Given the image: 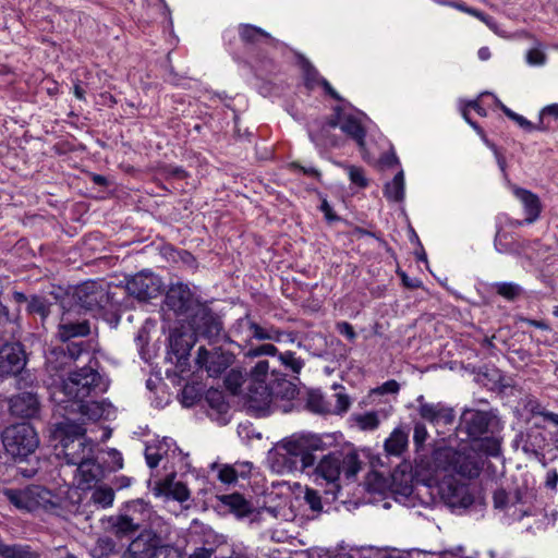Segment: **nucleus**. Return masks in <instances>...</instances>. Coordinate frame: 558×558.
<instances>
[{
    "label": "nucleus",
    "mask_w": 558,
    "mask_h": 558,
    "mask_svg": "<svg viewBox=\"0 0 558 558\" xmlns=\"http://www.w3.org/2000/svg\"><path fill=\"white\" fill-rule=\"evenodd\" d=\"M326 450V442L317 435H293L276 446L272 468L281 474L306 472L339 490L337 481L340 474L343 473L348 480L354 478L362 469V461L354 450L324 453Z\"/></svg>",
    "instance_id": "1"
},
{
    "label": "nucleus",
    "mask_w": 558,
    "mask_h": 558,
    "mask_svg": "<svg viewBox=\"0 0 558 558\" xmlns=\"http://www.w3.org/2000/svg\"><path fill=\"white\" fill-rule=\"evenodd\" d=\"M459 428L482 454L494 458L500 456L502 439L498 433L502 425L494 411L465 409L460 416Z\"/></svg>",
    "instance_id": "2"
},
{
    "label": "nucleus",
    "mask_w": 558,
    "mask_h": 558,
    "mask_svg": "<svg viewBox=\"0 0 558 558\" xmlns=\"http://www.w3.org/2000/svg\"><path fill=\"white\" fill-rule=\"evenodd\" d=\"M50 432L52 439L58 442L57 457L63 459L68 465H76L95 454V444L86 436L84 422L64 417L54 423Z\"/></svg>",
    "instance_id": "3"
},
{
    "label": "nucleus",
    "mask_w": 558,
    "mask_h": 558,
    "mask_svg": "<svg viewBox=\"0 0 558 558\" xmlns=\"http://www.w3.org/2000/svg\"><path fill=\"white\" fill-rule=\"evenodd\" d=\"M481 453L472 444L462 449L445 447L434 452V461L436 468L441 471L475 478L481 474L484 465Z\"/></svg>",
    "instance_id": "4"
},
{
    "label": "nucleus",
    "mask_w": 558,
    "mask_h": 558,
    "mask_svg": "<svg viewBox=\"0 0 558 558\" xmlns=\"http://www.w3.org/2000/svg\"><path fill=\"white\" fill-rule=\"evenodd\" d=\"M106 389L107 384L102 376L92 366H84L70 373L61 383V391L72 402L97 397Z\"/></svg>",
    "instance_id": "5"
},
{
    "label": "nucleus",
    "mask_w": 558,
    "mask_h": 558,
    "mask_svg": "<svg viewBox=\"0 0 558 558\" xmlns=\"http://www.w3.org/2000/svg\"><path fill=\"white\" fill-rule=\"evenodd\" d=\"M4 495L17 509L29 512L43 509L58 513L62 509V498L39 485H31L24 489H7Z\"/></svg>",
    "instance_id": "6"
},
{
    "label": "nucleus",
    "mask_w": 558,
    "mask_h": 558,
    "mask_svg": "<svg viewBox=\"0 0 558 558\" xmlns=\"http://www.w3.org/2000/svg\"><path fill=\"white\" fill-rule=\"evenodd\" d=\"M189 325L196 339H205L210 345L221 340L232 342L223 331L221 318L206 304H196L195 311L189 316Z\"/></svg>",
    "instance_id": "7"
},
{
    "label": "nucleus",
    "mask_w": 558,
    "mask_h": 558,
    "mask_svg": "<svg viewBox=\"0 0 558 558\" xmlns=\"http://www.w3.org/2000/svg\"><path fill=\"white\" fill-rule=\"evenodd\" d=\"M2 444L8 453L15 458H26L39 445L36 429L28 423H17L2 433Z\"/></svg>",
    "instance_id": "8"
},
{
    "label": "nucleus",
    "mask_w": 558,
    "mask_h": 558,
    "mask_svg": "<svg viewBox=\"0 0 558 558\" xmlns=\"http://www.w3.org/2000/svg\"><path fill=\"white\" fill-rule=\"evenodd\" d=\"M71 306L88 312H99L112 301L109 287L104 281H86L73 290Z\"/></svg>",
    "instance_id": "9"
},
{
    "label": "nucleus",
    "mask_w": 558,
    "mask_h": 558,
    "mask_svg": "<svg viewBox=\"0 0 558 558\" xmlns=\"http://www.w3.org/2000/svg\"><path fill=\"white\" fill-rule=\"evenodd\" d=\"M83 353L88 354V351L86 343L82 340L56 345L46 354V369L57 375L69 368Z\"/></svg>",
    "instance_id": "10"
},
{
    "label": "nucleus",
    "mask_w": 558,
    "mask_h": 558,
    "mask_svg": "<svg viewBox=\"0 0 558 558\" xmlns=\"http://www.w3.org/2000/svg\"><path fill=\"white\" fill-rule=\"evenodd\" d=\"M196 365L204 368L210 377H219L234 362V354L221 347H214L207 350L201 345L195 359Z\"/></svg>",
    "instance_id": "11"
},
{
    "label": "nucleus",
    "mask_w": 558,
    "mask_h": 558,
    "mask_svg": "<svg viewBox=\"0 0 558 558\" xmlns=\"http://www.w3.org/2000/svg\"><path fill=\"white\" fill-rule=\"evenodd\" d=\"M161 280L151 271L142 270L126 279L128 293L141 302L157 298L161 292Z\"/></svg>",
    "instance_id": "12"
},
{
    "label": "nucleus",
    "mask_w": 558,
    "mask_h": 558,
    "mask_svg": "<svg viewBox=\"0 0 558 558\" xmlns=\"http://www.w3.org/2000/svg\"><path fill=\"white\" fill-rule=\"evenodd\" d=\"M9 413L17 418L36 420L40 417L41 402L37 392L25 390L8 399Z\"/></svg>",
    "instance_id": "13"
},
{
    "label": "nucleus",
    "mask_w": 558,
    "mask_h": 558,
    "mask_svg": "<svg viewBox=\"0 0 558 558\" xmlns=\"http://www.w3.org/2000/svg\"><path fill=\"white\" fill-rule=\"evenodd\" d=\"M26 365V352L21 342H4L0 345V380L17 375Z\"/></svg>",
    "instance_id": "14"
},
{
    "label": "nucleus",
    "mask_w": 558,
    "mask_h": 558,
    "mask_svg": "<svg viewBox=\"0 0 558 558\" xmlns=\"http://www.w3.org/2000/svg\"><path fill=\"white\" fill-rule=\"evenodd\" d=\"M196 304L202 303L194 298L190 288L184 283L171 284L165 296L166 307L178 316L189 317L195 311Z\"/></svg>",
    "instance_id": "15"
},
{
    "label": "nucleus",
    "mask_w": 558,
    "mask_h": 558,
    "mask_svg": "<svg viewBox=\"0 0 558 558\" xmlns=\"http://www.w3.org/2000/svg\"><path fill=\"white\" fill-rule=\"evenodd\" d=\"M438 492L442 502L453 511L465 510L474 501L468 486L456 481H444Z\"/></svg>",
    "instance_id": "16"
},
{
    "label": "nucleus",
    "mask_w": 558,
    "mask_h": 558,
    "mask_svg": "<svg viewBox=\"0 0 558 558\" xmlns=\"http://www.w3.org/2000/svg\"><path fill=\"white\" fill-rule=\"evenodd\" d=\"M416 401L417 412L424 421L433 425H450L454 422L456 415L451 407L442 402H426L423 396H420Z\"/></svg>",
    "instance_id": "17"
},
{
    "label": "nucleus",
    "mask_w": 558,
    "mask_h": 558,
    "mask_svg": "<svg viewBox=\"0 0 558 558\" xmlns=\"http://www.w3.org/2000/svg\"><path fill=\"white\" fill-rule=\"evenodd\" d=\"M238 326L245 329L250 333L251 339L257 341H275L280 342L283 336H288L290 341H294L292 333H287L274 325H260L256 323L250 315H245L238 320Z\"/></svg>",
    "instance_id": "18"
},
{
    "label": "nucleus",
    "mask_w": 558,
    "mask_h": 558,
    "mask_svg": "<svg viewBox=\"0 0 558 558\" xmlns=\"http://www.w3.org/2000/svg\"><path fill=\"white\" fill-rule=\"evenodd\" d=\"M90 333V326L87 319L74 320L72 311L68 310L61 316L58 325L57 338L61 343L76 342V338L87 337Z\"/></svg>",
    "instance_id": "19"
},
{
    "label": "nucleus",
    "mask_w": 558,
    "mask_h": 558,
    "mask_svg": "<svg viewBox=\"0 0 558 558\" xmlns=\"http://www.w3.org/2000/svg\"><path fill=\"white\" fill-rule=\"evenodd\" d=\"M269 388L268 383H248L246 387L247 409L255 412L257 415H266L268 413L269 405L274 400Z\"/></svg>",
    "instance_id": "20"
},
{
    "label": "nucleus",
    "mask_w": 558,
    "mask_h": 558,
    "mask_svg": "<svg viewBox=\"0 0 558 558\" xmlns=\"http://www.w3.org/2000/svg\"><path fill=\"white\" fill-rule=\"evenodd\" d=\"M162 544L161 537L151 530L142 531L130 543L126 551L138 556L140 558H148L153 551H156L157 547Z\"/></svg>",
    "instance_id": "21"
},
{
    "label": "nucleus",
    "mask_w": 558,
    "mask_h": 558,
    "mask_svg": "<svg viewBox=\"0 0 558 558\" xmlns=\"http://www.w3.org/2000/svg\"><path fill=\"white\" fill-rule=\"evenodd\" d=\"M219 502L218 507L225 508L236 518H246L255 512V507L252 501L245 499L241 494L233 493L228 495L217 496Z\"/></svg>",
    "instance_id": "22"
},
{
    "label": "nucleus",
    "mask_w": 558,
    "mask_h": 558,
    "mask_svg": "<svg viewBox=\"0 0 558 558\" xmlns=\"http://www.w3.org/2000/svg\"><path fill=\"white\" fill-rule=\"evenodd\" d=\"M196 338L191 333L172 332L170 336V349L177 357V364L182 366L186 363L190 352L194 347Z\"/></svg>",
    "instance_id": "23"
},
{
    "label": "nucleus",
    "mask_w": 558,
    "mask_h": 558,
    "mask_svg": "<svg viewBox=\"0 0 558 558\" xmlns=\"http://www.w3.org/2000/svg\"><path fill=\"white\" fill-rule=\"evenodd\" d=\"M512 191L524 207L525 222L530 225L536 221L542 211L539 197L533 192L519 186H513Z\"/></svg>",
    "instance_id": "24"
},
{
    "label": "nucleus",
    "mask_w": 558,
    "mask_h": 558,
    "mask_svg": "<svg viewBox=\"0 0 558 558\" xmlns=\"http://www.w3.org/2000/svg\"><path fill=\"white\" fill-rule=\"evenodd\" d=\"M74 411H78L82 416L90 421H97L110 415L111 404L105 401L86 400L72 402Z\"/></svg>",
    "instance_id": "25"
},
{
    "label": "nucleus",
    "mask_w": 558,
    "mask_h": 558,
    "mask_svg": "<svg viewBox=\"0 0 558 558\" xmlns=\"http://www.w3.org/2000/svg\"><path fill=\"white\" fill-rule=\"evenodd\" d=\"M205 400L209 405L208 415L220 424H226L228 422L226 415L230 405L226 401L225 395L218 389H209L206 392Z\"/></svg>",
    "instance_id": "26"
},
{
    "label": "nucleus",
    "mask_w": 558,
    "mask_h": 558,
    "mask_svg": "<svg viewBox=\"0 0 558 558\" xmlns=\"http://www.w3.org/2000/svg\"><path fill=\"white\" fill-rule=\"evenodd\" d=\"M409 429L396 427L384 442L387 456L401 457L409 446Z\"/></svg>",
    "instance_id": "27"
},
{
    "label": "nucleus",
    "mask_w": 558,
    "mask_h": 558,
    "mask_svg": "<svg viewBox=\"0 0 558 558\" xmlns=\"http://www.w3.org/2000/svg\"><path fill=\"white\" fill-rule=\"evenodd\" d=\"M543 428L544 425L537 422L529 428L523 444V450L525 452L538 456L548 445L547 437L544 434Z\"/></svg>",
    "instance_id": "28"
},
{
    "label": "nucleus",
    "mask_w": 558,
    "mask_h": 558,
    "mask_svg": "<svg viewBox=\"0 0 558 558\" xmlns=\"http://www.w3.org/2000/svg\"><path fill=\"white\" fill-rule=\"evenodd\" d=\"M526 496V492L520 487L511 492H507L504 488H498L493 494V504L496 510H499L505 515L507 513L508 507L513 506V504H520L522 501V497Z\"/></svg>",
    "instance_id": "29"
},
{
    "label": "nucleus",
    "mask_w": 558,
    "mask_h": 558,
    "mask_svg": "<svg viewBox=\"0 0 558 558\" xmlns=\"http://www.w3.org/2000/svg\"><path fill=\"white\" fill-rule=\"evenodd\" d=\"M325 126L315 122L308 130L311 141L322 148L340 147L343 141L336 135L331 134V131H324Z\"/></svg>",
    "instance_id": "30"
},
{
    "label": "nucleus",
    "mask_w": 558,
    "mask_h": 558,
    "mask_svg": "<svg viewBox=\"0 0 558 558\" xmlns=\"http://www.w3.org/2000/svg\"><path fill=\"white\" fill-rule=\"evenodd\" d=\"M271 377L274 378L268 384L274 399L292 400L295 398L299 390L294 383L286 377H277L275 373L271 374Z\"/></svg>",
    "instance_id": "31"
},
{
    "label": "nucleus",
    "mask_w": 558,
    "mask_h": 558,
    "mask_svg": "<svg viewBox=\"0 0 558 558\" xmlns=\"http://www.w3.org/2000/svg\"><path fill=\"white\" fill-rule=\"evenodd\" d=\"M110 524L112 533L119 538L132 537L141 527V524L128 514L111 517Z\"/></svg>",
    "instance_id": "32"
},
{
    "label": "nucleus",
    "mask_w": 558,
    "mask_h": 558,
    "mask_svg": "<svg viewBox=\"0 0 558 558\" xmlns=\"http://www.w3.org/2000/svg\"><path fill=\"white\" fill-rule=\"evenodd\" d=\"M239 35L244 44H257L260 38H265L274 47L280 44L279 40L274 38L269 33L252 24H241L239 26Z\"/></svg>",
    "instance_id": "33"
},
{
    "label": "nucleus",
    "mask_w": 558,
    "mask_h": 558,
    "mask_svg": "<svg viewBox=\"0 0 558 558\" xmlns=\"http://www.w3.org/2000/svg\"><path fill=\"white\" fill-rule=\"evenodd\" d=\"M156 496L166 495L174 500L183 502L190 498V490L182 482H163L158 483L154 488Z\"/></svg>",
    "instance_id": "34"
},
{
    "label": "nucleus",
    "mask_w": 558,
    "mask_h": 558,
    "mask_svg": "<svg viewBox=\"0 0 558 558\" xmlns=\"http://www.w3.org/2000/svg\"><path fill=\"white\" fill-rule=\"evenodd\" d=\"M75 466L81 475V482L86 485L97 482L102 476V469L96 462L95 454L83 460L82 463L78 462Z\"/></svg>",
    "instance_id": "35"
},
{
    "label": "nucleus",
    "mask_w": 558,
    "mask_h": 558,
    "mask_svg": "<svg viewBox=\"0 0 558 558\" xmlns=\"http://www.w3.org/2000/svg\"><path fill=\"white\" fill-rule=\"evenodd\" d=\"M341 131L352 138L360 148H364L366 131L356 118L353 116L344 117L341 122Z\"/></svg>",
    "instance_id": "36"
},
{
    "label": "nucleus",
    "mask_w": 558,
    "mask_h": 558,
    "mask_svg": "<svg viewBox=\"0 0 558 558\" xmlns=\"http://www.w3.org/2000/svg\"><path fill=\"white\" fill-rule=\"evenodd\" d=\"M384 196L389 202L399 203L404 199V173L400 170L391 181L384 186Z\"/></svg>",
    "instance_id": "37"
},
{
    "label": "nucleus",
    "mask_w": 558,
    "mask_h": 558,
    "mask_svg": "<svg viewBox=\"0 0 558 558\" xmlns=\"http://www.w3.org/2000/svg\"><path fill=\"white\" fill-rule=\"evenodd\" d=\"M1 558H38V554L32 550L31 546L23 544H5L0 539Z\"/></svg>",
    "instance_id": "38"
},
{
    "label": "nucleus",
    "mask_w": 558,
    "mask_h": 558,
    "mask_svg": "<svg viewBox=\"0 0 558 558\" xmlns=\"http://www.w3.org/2000/svg\"><path fill=\"white\" fill-rule=\"evenodd\" d=\"M52 303L46 296L33 294L29 296L26 311L31 315H38L44 322L51 313Z\"/></svg>",
    "instance_id": "39"
},
{
    "label": "nucleus",
    "mask_w": 558,
    "mask_h": 558,
    "mask_svg": "<svg viewBox=\"0 0 558 558\" xmlns=\"http://www.w3.org/2000/svg\"><path fill=\"white\" fill-rule=\"evenodd\" d=\"M530 515H533V507L527 505L525 497H522V501L520 504H513V506L508 507L504 519L508 524H511L521 521L524 517Z\"/></svg>",
    "instance_id": "40"
},
{
    "label": "nucleus",
    "mask_w": 558,
    "mask_h": 558,
    "mask_svg": "<svg viewBox=\"0 0 558 558\" xmlns=\"http://www.w3.org/2000/svg\"><path fill=\"white\" fill-rule=\"evenodd\" d=\"M493 290L507 301H515L523 293V288L514 282H496L492 286Z\"/></svg>",
    "instance_id": "41"
},
{
    "label": "nucleus",
    "mask_w": 558,
    "mask_h": 558,
    "mask_svg": "<svg viewBox=\"0 0 558 558\" xmlns=\"http://www.w3.org/2000/svg\"><path fill=\"white\" fill-rule=\"evenodd\" d=\"M527 405L533 417H541L544 423H549L557 427L555 436H558V413L547 410L538 401H530Z\"/></svg>",
    "instance_id": "42"
},
{
    "label": "nucleus",
    "mask_w": 558,
    "mask_h": 558,
    "mask_svg": "<svg viewBox=\"0 0 558 558\" xmlns=\"http://www.w3.org/2000/svg\"><path fill=\"white\" fill-rule=\"evenodd\" d=\"M502 112L513 122H515L521 129H523L526 132H533L535 130L538 131H546L548 129L547 125H542L541 121L538 124H534L531 121H529L523 116L512 111L510 108H508L506 105H501Z\"/></svg>",
    "instance_id": "43"
},
{
    "label": "nucleus",
    "mask_w": 558,
    "mask_h": 558,
    "mask_svg": "<svg viewBox=\"0 0 558 558\" xmlns=\"http://www.w3.org/2000/svg\"><path fill=\"white\" fill-rule=\"evenodd\" d=\"M278 359L287 369H290L294 374H300L304 367V361L298 357L292 351L278 352Z\"/></svg>",
    "instance_id": "44"
},
{
    "label": "nucleus",
    "mask_w": 558,
    "mask_h": 558,
    "mask_svg": "<svg viewBox=\"0 0 558 558\" xmlns=\"http://www.w3.org/2000/svg\"><path fill=\"white\" fill-rule=\"evenodd\" d=\"M302 68L304 71L305 85L307 88L313 89L317 85H322V81L325 78L319 75L317 69L308 60H303Z\"/></svg>",
    "instance_id": "45"
},
{
    "label": "nucleus",
    "mask_w": 558,
    "mask_h": 558,
    "mask_svg": "<svg viewBox=\"0 0 558 558\" xmlns=\"http://www.w3.org/2000/svg\"><path fill=\"white\" fill-rule=\"evenodd\" d=\"M114 499L113 489L110 487H97L92 494L94 504L107 508L112 505Z\"/></svg>",
    "instance_id": "46"
},
{
    "label": "nucleus",
    "mask_w": 558,
    "mask_h": 558,
    "mask_svg": "<svg viewBox=\"0 0 558 558\" xmlns=\"http://www.w3.org/2000/svg\"><path fill=\"white\" fill-rule=\"evenodd\" d=\"M354 421L362 430H375L380 423L376 412L355 415Z\"/></svg>",
    "instance_id": "47"
},
{
    "label": "nucleus",
    "mask_w": 558,
    "mask_h": 558,
    "mask_svg": "<svg viewBox=\"0 0 558 558\" xmlns=\"http://www.w3.org/2000/svg\"><path fill=\"white\" fill-rule=\"evenodd\" d=\"M306 407L314 413L324 414L329 412L327 402L318 391H311L308 393Z\"/></svg>",
    "instance_id": "48"
},
{
    "label": "nucleus",
    "mask_w": 558,
    "mask_h": 558,
    "mask_svg": "<svg viewBox=\"0 0 558 558\" xmlns=\"http://www.w3.org/2000/svg\"><path fill=\"white\" fill-rule=\"evenodd\" d=\"M278 354V349L272 343H263L256 347H251L244 351V356L254 359L264 355L275 356Z\"/></svg>",
    "instance_id": "49"
},
{
    "label": "nucleus",
    "mask_w": 558,
    "mask_h": 558,
    "mask_svg": "<svg viewBox=\"0 0 558 558\" xmlns=\"http://www.w3.org/2000/svg\"><path fill=\"white\" fill-rule=\"evenodd\" d=\"M269 363L266 360L258 361L254 367L250 371L248 381H263L267 383L268 379Z\"/></svg>",
    "instance_id": "50"
},
{
    "label": "nucleus",
    "mask_w": 558,
    "mask_h": 558,
    "mask_svg": "<svg viewBox=\"0 0 558 558\" xmlns=\"http://www.w3.org/2000/svg\"><path fill=\"white\" fill-rule=\"evenodd\" d=\"M304 501L314 514H319L323 511L322 497L317 490L306 487Z\"/></svg>",
    "instance_id": "51"
},
{
    "label": "nucleus",
    "mask_w": 558,
    "mask_h": 558,
    "mask_svg": "<svg viewBox=\"0 0 558 558\" xmlns=\"http://www.w3.org/2000/svg\"><path fill=\"white\" fill-rule=\"evenodd\" d=\"M348 174L350 181L359 187H366L368 185V180L365 177V172L363 168L356 166H348Z\"/></svg>",
    "instance_id": "52"
},
{
    "label": "nucleus",
    "mask_w": 558,
    "mask_h": 558,
    "mask_svg": "<svg viewBox=\"0 0 558 558\" xmlns=\"http://www.w3.org/2000/svg\"><path fill=\"white\" fill-rule=\"evenodd\" d=\"M428 438L426 426L422 422H415L413 427V442L418 450Z\"/></svg>",
    "instance_id": "53"
},
{
    "label": "nucleus",
    "mask_w": 558,
    "mask_h": 558,
    "mask_svg": "<svg viewBox=\"0 0 558 558\" xmlns=\"http://www.w3.org/2000/svg\"><path fill=\"white\" fill-rule=\"evenodd\" d=\"M148 558H181V555L173 546L161 544Z\"/></svg>",
    "instance_id": "54"
},
{
    "label": "nucleus",
    "mask_w": 558,
    "mask_h": 558,
    "mask_svg": "<svg viewBox=\"0 0 558 558\" xmlns=\"http://www.w3.org/2000/svg\"><path fill=\"white\" fill-rule=\"evenodd\" d=\"M96 549L101 556H108L114 553L116 542L109 536L99 537L96 543Z\"/></svg>",
    "instance_id": "55"
},
{
    "label": "nucleus",
    "mask_w": 558,
    "mask_h": 558,
    "mask_svg": "<svg viewBox=\"0 0 558 558\" xmlns=\"http://www.w3.org/2000/svg\"><path fill=\"white\" fill-rule=\"evenodd\" d=\"M16 377V388L19 390H26L27 388H32L36 381L35 376L29 372L21 371Z\"/></svg>",
    "instance_id": "56"
},
{
    "label": "nucleus",
    "mask_w": 558,
    "mask_h": 558,
    "mask_svg": "<svg viewBox=\"0 0 558 558\" xmlns=\"http://www.w3.org/2000/svg\"><path fill=\"white\" fill-rule=\"evenodd\" d=\"M495 248L499 253H511V241H508V234L498 231L494 240Z\"/></svg>",
    "instance_id": "57"
},
{
    "label": "nucleus",
    "mask_w": 558,
    "mask_h": 558,
    "mask_svg": "<svg viewBox=\"0 0 558 558\" xmlns=\"http://www.w3.org/2000/svg\"><path fill=\"white\" fill-rule=\"evenodd\" d=\"M218 478L225 484H232L236 482L238 473L231 465H225L219 470Z\"/></svg>",
    "instance_id": "58"
},
{
    "label": "nucleus",
    "mask_w": 558,
    "mask_h": 558,
    "mask_svg": "<svg viewBox=\"0 0 558 558\" xmlns=\"http://www.w3.org/2000/svg\"><path fill=\"white\" fill-rule=\"evenodd\" d=\"M538 240L531 241L526 239L511 241V254L525 253L533 244H538Z\"/></svg>",
    "instance_id": "59"
},
{
    "label": "nucleus",
    "mask_w": 558,
    "mask_h": 558,
    "mask_svg": "<svg viewBox=\"0 0 558 558\" xmlns=\"http://www.w3.org/2000/svg\"><path fill=\"white\" fill-rule=\"evenodd\" d=\"M336 329L340 335L344 336L351 342H354L357 337L353 326L348 322L337 323Z\"/></svg>",
    "instance_id": "60"
},
{
    "label": "nucleus",
    "mask_w": 558,
    "mask_h": 558,
    "mask_svg": "<svg viewBox=\"0 0 558 558\" xmlns=\"http://www.w3.org/2000/svg\"><path fill=\"white\" fill-rule=\"evenodd\" d=\"M335 397L337 399L335 412L338 414L347 412L351 405L349 396L343 392H337Z\"/></svg>",
    "instance_id": "61"
},
{
    "label": "nucleus",
    "mask_w": 558,
    "mask_h": 558,
    "mask_svg": "<svg viewBox=\"0 0 558 558\" xmlns=\"http://www.w3.org/2000/svg\"><path fill=\"white\" fill-rule=\"evenodd\" d=\"M546 56L538 49H531L526 53V61L531 65H542L545 63Z\"/></svg>",
    "instance_id": "62"
},
{
    "label": "nucleus",
    "mask_w": 558,
    "mask_h": 558,
    "mask_svg": "<svg viewBox=\"0 0 558 558\" xmlns=\"http://www.w3.org/2000/svg\"><path fill=\"white\" fill-rule=\"evenodd\" d=\"M161 458H162V456L159 452V449H156V450L153 451V448H150V447L146 448V450H145V459H146L147 465L150 469L156 468L159 464Z\"/></svg>",
    "instance_id": "63"
},
{
    "label": "nucleus",
    "mask_w": 558,
    "mask_h": 558,
    "mask_svg": "<svg viewBox=\"0 0 558 558\" xmlns=\"http://www.w3.org/2000/svg\"><path fill=\"white\" fill-rule=\"evenodd\" d=\"M546 117L558 119V104L548 105L541 110L539 121L542 125H545L544 120Z\"/></svg>",
    "instance_id": "64"
}]
</instances>
